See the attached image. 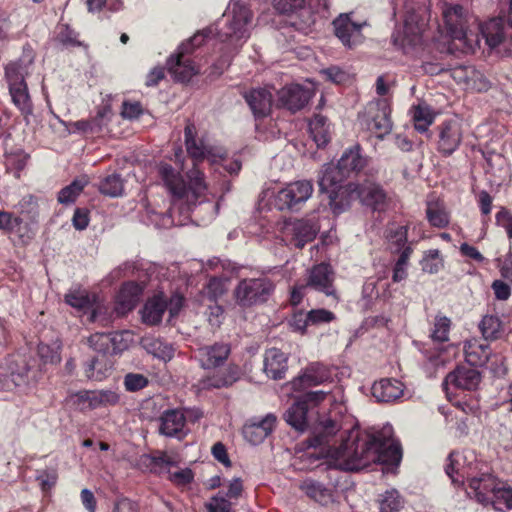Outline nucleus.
<instances>
[{"instance_id":"nucleus-1","label":"nucleus","mask_w":512,"mask_h":512,"mask_svg":"<svg viewBox=\"0 0 512 512\" xmlns=\"http://www.w3.org/2000/svg\"><path fill=\"white\" fill-rule=\"evenodd\" d=\"M308 447L320 449L323 457L343 471H358L371 463L398 467L402 459L400 443L393 438V427L383 426L375 433L358 429L342 431L338 420L320 417L306 440Z\"/></svg>"},{"instance_id":"nucleus-2","label":"nucleus","mask_w":512,"mask_h":512,"mask_svg":"<svg viewBox=\"0 0 512 512\" xmlns=\"http://www.w3.org/2000/svg\"><path fill=\"white\" fill-rule=\"evenodd\" d=\"M195 136V126L191 123L187 124L185 127L186 149L188 154L197 162L203 160L208 152L202 142L198 143L196 141ZM158 173L171 195V205L167 211L169 215L167 219H163L164 225H167L169 219H171V224L181 225V220L177 222L174 220L176 214L187 218L192 212L195 217L198 218L202 212H207V218L202 219L204 224L212 221L216 217L219 209L218 203L202 200L207 191V185L204 174L198 168L197 163H194L193 168L187 172L188 182L183 179L178 171L167 163H161L159 165Z\"/></svg>"},{"instance_id":"nucleus-3","label":"nucleus","mask_w":512,"mask_h":512,"mask_svg":"<svg viewBox=\"0 0 512 512\" xmlns=\"http://www.w3.org/2000/svg\"><path fill=\"white\" fill-rule=\"evenodd\" d=\"M252 11L242 0H232L222 17L213 25L197 32L188 41L179 46L178 53L167 60V68L174 80L189 82L199 73L197 67L190 59L189 54L194 48L202 45V38L215 32L221 39L236 43L247 37V22Z\"/></svg>"},{"instance_id":"nucleus-4","label":"nucleus","mask_w":512,"mask_h":512,"mask_svg":"<svg viewBox=\"0 0 512 512\" xmlns=\"http://www.w3.org/2000/svg\"><path fill=\"white\" fill-rule=\"evenodd\" d=\"M445 472L454 485L468 483L466 492L482 505H489L499 480L485 463L479 462L474 451L452 452L448 456Z\"/></svg>"},{"instance_id":"nucleus-5","label":"nucleus","mask_w":512,"mask_h":512,"mask_svg":"<svg viewBox=\"0 0 512 512\" xmlns=\"http://www.w3.org/2000/svg\"><path fill=\"white\" fill-rule=\"evenodd\" d=\"M393 15L401 14L403 25L392 34L393 45L403 53L413 52L422 42V24L416 3L412 0H391Z\"/></svg>"},{"instance_id":"nucleus-6","label":"nucleus","mask_w":512,"mask_h":512,"mask_svg":"<svg viewBox=\"0 0 512 512\" xmlns=\"http://www.w3.org/2000/svg\"><path fill=\"white\" fill-rule=\"evenodd\" d=\"M443 18L451 38L463 41L468 49L479 43V34L472 29V26L476 27L477 19L469 15L461 5H446Z\"/></svg>"},{"instance_id":"nucleus-7","label":"nucleus","mask_w":512,"mask_h":512,"mask_svg":"<svg viewBox=\"0 0 512 512\" xmlns=\"http://www.w3.org/2000/svg\"><path fill=\"white\" fill-rule=\"evenodd\" d=\"M36 360L15 355L7 360L6 367H0V390L12 391L29 385L36 380Z\"/></svg>"},{"instance_id":"nucleus-8","label":"nucleus","mask_w":512,"mask_h":512,"mask_svg":"<svg viewBox=\"0 0 512 512\" xmlns=\"http://www.w3.org/2000/svg\"><path fill=\"white\" fill-rule=\"evenodd\" d=\"M316 9L326 10L328 0H316ZM274 8L280 14H286L291 17L290 24L296 30L307 34L315 23V13L311 4L307 0H274Z\"/></svg>"},{"instance_id":"nucleus-9","label":"nucleus","mask_w":512,"mask_h":512,"mask_svg":"<svg viewBox=\"0 0 512 512\" xmlns=\"http://www.w3.org/2000/svg\"><path fill=\"white\" fill-rule=\"evenodd\" d=\"M346 178L339 167L333 163L324 164L318 175L319 189L321 192L329 193V205L335 214H340L349 207L347 194H342L346 185H341Z\"/></svg>"},{"instance_id":"nucleus-10","label":"nucleus","mask_w":512,"mask_h":512,"mask_svg":"<svg viewBox=\"0 0 512 512\" xmlns=\"http://www.w3.org/2000/svg\"><path fill=\"white\" fill-rule=\"evenodd\" d=\"M314 191L310 180H298L272 193L273 206L279 211H298L311 198Z\"/></svg>"},{"instance_id":"nucleus-11","label":"nucleus","mask_w":512,"mask_h":512,"mask_svg":"<svg viewBox=\"0 0 512 512\" xmlns=\"http://www.w3.org/2000/svg\"><path fill=\"white\" fill-rule=\"evenodd\" d=\"M329 392L322 390L310 391L299 396L293 394L294 403L284 414L285 421L296 431L304 432L308 427V410L324 401Z\"/></svg>"},{"instance_id":"nucleus-12","label":"nucleus","mask_w":512,"mask_h":512,"mask_svg":"<svg viewBox=\"0 0 512 512\" xmlns=\"http://www.w3.org/2000/svg\"><path fill=\"white\" fill-rule=\"evenodd\" d=\"M331 379L329 368L319 362L310 363L301 370L297 377L286 383L282 390L287 396L304 392L306 389L321 385Z\"/></svg>"},{"instance_id":"nucleus-13","label":"nucleus","mask_w":512,"mask_h":512,"mask_svg":"<svg viewBox=\"0 0 512 512\" xmlns=\"http://www.w3.org/2000/svg\"><path fill=\"white\" fill-rule=\"evenodd\" d=\"M367 128L382 139L392 130L391 106L387 98L370 101L365 108Z\"/></svg>"},{"instance_id":"nucleus-14","label":"nucleus","mask_w":512,"mask_h":512,"mask_svg":"<svg viewBox=\"0 0 512 512\" xmlns=\"http://www.w3.org/2000/svg\"><path fill=\"white\" fill-rule=\"evenodd\" d=\"M342 194H347L349 204L359 199L363 205L371 207L375 211H383L387 206V196L384 190L375 183H348L342 190Z\"/></svg>"},{"instance_id":"nucleus-15","label":"nucleus","mask_w":512,"mask_h":512,"mask_svg":"<svg viewBox=\"0 0 512 512\" xmlns=\"http://www.w3.org/2000/svg\"><path fill=\"white\" fill-rule=\"evenodd\" d=\"M437 150L445 156H451L460 146L463 130L460 121L451 118L443 121L438 127Z\"/></svg>"},{"instance_id":"nucleus-16","label":"nucleus","mask_w":512,"mask_h":512,"mask_svg":"<svg viewBox=\"0 0 512 512\" xmlns=\"http://www.w3.org/2000/svg\"><path fill=\"white\" fill-rule=\"evenodd\" d=\"M335 274L332 267L326 263L314 265L307 275V286L321 292L328 297L339 300L336 288L334 286Z\"/></svg>"},{"instance_id":"nucleus-17","label":"nucleus","mask_w":512,"mask_h":512,"mask_svg":"<svg viewBox=\"0 0 512 512\" xmlns=\"http://www.w3.org/2000/svg\"><path fill=\"white\" fill-rule=\"evenodd\" d=\"M313 94L311 88L300 84H291L278 91V100L281 106L296 112L307 105Z\"/></svg>"},{"instance_id":"nucleus-18","label":"nucleus","mask_w":512,"mask_h":512,"mask_svg":"<svg viewBox=\"0 0 512 512\" xmlns=\"http://www.w3.org/2000/svg\"><path fill=\"white\" fill-rule=\"evenodd\" d=\"M252 18H253V15L247 22V26H246L247 27V37H245L241 41H237L236 43H232V42L230 43V41L228 39L227 40L221 39L215 32L210 33L208 36H204L202 38V44L207 39L215 38L223 45V47L221 48V50H222L221 57L211 67V72H210L211 75L220 76L224 72V70L229 67V65L231 63L232 56L236 53L238 48L241 47L246 42V40L250 36L249 26L252 21Z\"/></svg>"},{"instance_id":"nucleus-19","label":"nucleus","mask_w":512,"mask_h":512,"mask_svg":"<svg viewBox=\"0 0 512 512\" xmlns=\"http://www.w3.org/2000/svg\"><path fill=\"white\" fill-rule=\"evenodd\" d=\"M231 348L226 343H214L198 349L197 357L204 369H213L224 364L230 355Z\"/></svg>"},{"instance_id":"nucleus-20","label":"nucleus","mask_w":512,"mask_h":512,"mask_svg":"<svg viewBox=\"0 0 512 512\" xmlns=\"http://www.w3.org/2000/svg\"><path fill=\"white\" fill-rule=\"evenodd\" d=\"M365 23H356L351 19V13L340 14L334 21L335 35L347 47H352Z\"/></svg>"},{"instance_id":"nucleus-21","label":"nucleus","mask_w":512,"mask_h":512,"mask_svg":"<svg viewBox=\"0 0 512 512\" xmlns=\"http://www.w3.org/2000/svg\"><path fill=\"white\" fill-rule=\"evenodd\" d=\"M481 381V374L475 368L457 367L450 372L445 380L444 386H454L464 390H474Z\"/></svg>"},{"instance_id":"nucleus-22","label":"nucleus","mask_w":512,"mask_h":512,"mask_svg":"<svg viewBox=\"0 0 512 512\" xmlns=\"http://www.w3.org/2000/svg\"><path fill=\"white\" fill-rule=\"evenodd\" d=\"M463 351L466 362L473 367L485 365L492 354L490 345L475 337L464 341Z\"/></svg>"},{"instance_id":"nucleus-23","label":"nucleus","mask_w":512,"mask_h":512,"mask_svg":"<svg viewBox=\"0 0 512 512\" xmlns=\"http://www.w3.org/2000/svg\"><path fill=\"white\" fill-rule=\"evenodd\" d=\"M475 32L481 35L490 48L499 46L506 38V28L502 18H492L489 21L476 24Z\"/></svg>"},{"instance_id":"nucleus-24","label":"nucleus","mask_w":512,"mask_h":512,"mask_svg":"<svg viewBox=\"0 0 512 512\" xmlns=\"http://www.w3.org/2000/svg\"><path fill=\"white\" fill-rule=\"evenodd\" d=\"M142 287L135 282H127L122 285L117 298L115 311L119 315H124L133 310L140 300Z\"/></svg>"},{"instance_id":"nucleus-25","label":"nucleus","mask_w":512,"mask_h":512,"mask_svg":"<svg viewBox=\"0 0 512 512\" xmlns=\"http://www.w3.org/2000/svg\"><path fill=\"white\" fill-rule=\"evenodd\" d=\"M371 392L378 402H393L403 395L404 385L396 379H381L372 385Z\"/></svg>"},{"instance_id":"nucleus-26","label":"nucleus","mask_w":512,"mask_h":512,"mask_svg":"<svg viewBox=\"0 0 512 512\" xmlns=\"http://www.w3.org/2000/svg\"><path fill=\"white\" fill-rule=\"evenodd\" d=\"M300 489L307 497L322 506H327L335 500L334 490L332 488L312 478L303 480L300 484Z\"/></svg>"},{"instance_id":"nucleus-27","label":"nucleus","mask_w":512,"mask_h":512,"mask_svg":"<svg viewBox=\"0 0 512 512\" xmlns=\"http://www.w3.org/2000/svg\"><path fill=\"white\" fill-rule=\"evenodd\" d=\"M33 64V57L24 55L16 61H12L5 66V78L8 86H17L26 84L25 78L30 73Z\"/></svg>"},{"instance_id":"nucleus-28","label":"nucleus","mask_w":512,"mask_h":512,"mask_svg":"<svg viewBox=\"0 0 512 512\" xmlns=\"http://www.w3.org/2000/svg\"><path fill=\"white\" fill-rule=\"evenodd\" d=\"M263 371L269 378L282 379L287 371V357L277 348H271L265 353Z\"/></svg>"},{"instance_id":"nucleus-29","label":"nucleus","mask_w":512,"mask_h":512,"mask_svg":"<svg viewBox=\"0 0 512 512\" xmlns=\"http://www.w3.org/2000/svg\"><path fill=\"white\" fill-rule=\"evenodd\" d=\"M65 302L73 308L78 310H90V321L97 322L100 318L101 307L97 305L94 307L93 300L90 298L89 294L85 290H74L70 291L65 295Z\"/></svg>"},{"instance_id":"nucleus-30","label":"nucleus","mask_w":512,"mask_h":512,"mask_svg":"<svg viewBox=\"0 0 512 512\" xmlns=\"http://www.w3.org/2000/svg\"><path fill=\"white\" fill-rule=\"evenodd\" d=\"M159 431L167 437H181L185 426L184 414L177 409L165 411L161 418Z\"/></svg>"},{"instance_id":"nucleus-31","label":"nucleus","mask_w":512,"mask_h":512,"mask_svg":"<svg viewBox=\"0 0 512 512\" xmlns=\"http://www.w3.org/2000/svg\"><path fill=\"white\" fill-rule=\"evenodd\" d=\"M167 310V300L163 295L148 300L142 309V321L148 325H157Z\"/></svg>"},{"instance_id":"nucleus-32","label":"nucleus","mask_w":512,"mask_h":512,"mask_svg":"<svg viewBox=\"0 0 512 512\" xmlns=\"http://www.w3.org/2000/svg\"><path fill=\"white\" fill-rule=\"evenodd\" d=\"M359 150V146L345 150L336 164L347 178L353 172H358L365 166V159L361 156Z\"/></svg>"},{"instance_id":"nucleus-33","label":"nucleus","mask_w":512,"mask_h":512,"mask_svg":"<svg viewBox=\"0 0 512 512\" xmlns=\"http://www.w3.org/2000/svg\"><path fill=\"white\" fill-rule=\"evenodd\" d=\"M141 346L154 357L163 361L170 360L174 355L171 344L154 336H145L141 339Z\"/></svg>"},{"instance_id":"nucleus-34","label":"nucleus","mask_w":512,"mask_h":512,"mask_svg":"<svg viewBox=\"0 0 512 512\" xmlns=\"http://www.w3.org/2000/svg\"><path fill=\"white\" fill-rule=\"evenodd\" d=\"M407 236L408 226L394 223L390 224L386 229V239L389 249L393 253H399L400 255L405 248L411 247V245L408 244Z\"/></svg>"},{"instance_id":"nucleus-35","label":"nucleus","mask_w":512,"mask_h":512,"mask_svg":"<svg viewBox=\"0 0 512 512\" xmlns=\"http://www.w3.org/2000/svg\"><path fill=\"white\" fill-rule=\"evenodd\" d=\"M292 232L294 245L301 249L306 243L314 240L317 230L306 220H297L287 227Z\"/></svg>"},{"instance_id":"nucleus-36","label":"nucleus","mask_w":512,"mask_h":512,"mask_svg":"<svg viewBox=\"0 0 512 512\" xmlns=\"http://www.w3.org/2000/svg\"><path fill=\"white\" fill-rule=\"evenodd\" d=\"M113 364L107 356H96L86 364L85 375L87 378L101 381L112 371Z\"/></svg>"},{"instance_id":"nucleus-37","label":"nucleus","mask_w":512,"mask_h":512,"mask_svg":"<svg viewBox=\"0 0 512 512\" xmlns=\"http://www.w3.org/2000/svg\"><path fill=\"white\" fill-rule=\"evenodd\" d=\"M309 132L317 147H324L330 141V129L327 118L316 115L309 122Z\"/></svg>"},{"instance_id":"nucleus-38","label":"nucleus","mask_w":512,"mask_h":512,"mask_svg":"<svg viewBox=\"0 0 512 512\" xmlns=\"http://www.w3.org/2000/svg\"><path fill=\"white\" fill-rule=\"evenodd\" d=\"M489 505H492L498 511L512 509V487L499 480V485L496 486L494 493H492Z\"/></svg>"},{"instance_id":"nucleus-39","label":"nucleus","mask_w":512,"mask_h":512,"mask_svg":"<svg viewBox=\"0 0 512 512\" xmlns=\"http://www.w3.org/2000/svg\"><path fill=\"white\" fill-rule=\"evenodd\" d=\"M237 302L243 307L252 306L256 302V282L254 279L243 280L235 291Z\"/></svg>"},{"instance_id":"nucleus-40","label":"nucleus","mask_w":512,"mask_h":512,"mask_svg":"<svg viewBox=\"0 0 512 512\" xmlns=\"http://www.w3.org/2000/svg\"><path fill=\"white\" fill-rule=\"evenodd\" d=\"M420 265L423 272L437 274L444 267V259L438 249H430L424 252Z\"/></svg>"},{"instance_id":"nucleus-41","label":"nucleus","mask_w":512,"mask_h":512,"mask_svg":"<svg viewBox=\"0 0 512 512\" xmlns=\"http://www.w3.org/2000/svg\"><path fill=\"white\" fill-rule=\"evenodd\" d=\"M414 127L418 132H426L434 121V113L428 105L419 104L413 108Z\"/></svg>"},{"instance_id":"nucleus-42","label":"nucleus","mask_w":512,"mask_h":512,"mask_svg":"<svg viewBox=\"0 0 512 512\" xmlns=\"http://www.w3.org/2000/svg\"><path fill=\"white\" fill-rule=\"evenodd\" d=\"M14 105L24 114L31 113L32 105L27 84L9 87Z\"/></svg>"},{"instance_id":"nucleus-43","label":"nucleus","mask_w":512,"mask_h":512,"mask_svg":"<svg viewBox=\"0 0 512 512\" xmlns=\"http://www.w3.org/2000/svg\"><path fill=\"white\" fill-rule=\"evenodd\" d=\"M426 218L430 225L436 228H444L449 224L448 212L438 203H427Z\"/></svg>"},{"instance_id":"nucleus-44","label":"nucleus","mask_w":512,"mask_h":512,"mask_svg":"<svg viewBox=\"0 0 512 512\" xmlns=\"http://www.w3.org/2000/svg\"><path fill=\"white\" fill-rule=\"evenodd\" d=\"M99 191L110 197L121 196L124 189L123 179L119 174L113 173L104 177L99 183Z\"/></svg>"},{"instance_id":"nucleus-45","label":"nucleus","mask_w":512,"mask_h":512,"mask_svg":"<svg viewBox=\"0 0 512 512\" xmlns=\"http://www.w3.org/2000/svg\"><path fill=\"white\" fill-rule=\"evenodd\" d=\"M120 396L113 390H95L91 391L90 405L91 410L112 406L119 402Z\"/></svg>"},{"instance_id":"nucleus-46","label":"nucleus","mask_w":512,"mask_h":512,"mask_svg":"<svg viewBox=\"0 0 512 512\" xmlns=\"http://www.w3.org/2000/svg\"><path fill=\"white\" fill-rule=\"evenodd\" d=\"M403 504V498L396 489L387 490L379 497L380 512H398Z\"/></svg>"},{"instance_id":"nucleus-47","label":"nucleus","mask_w":512,"mask_h":512,"mask_svg":"<svg viewBox=\"0 0 512 512\" xmlns=\"http://www.w3.org/2000/svg\"><path fill=\"white\" fill-rule=\"evenodd\" d=\"M18 217H22L25 220L36 222L38 217V203L37 199L33 195H25L19 201L16 206Z\"/></svg>"},{"instance_id":"nucleus-48","label":"nucleus","mask_w":512,"mask_h":512,"mask_svg":"<svg viewBox=\"0 0 512 512\" xmlns=\"http://www.w3.org/2000/svg\"><path fill=\"white\" fill-rule=\"evenodd\" d=\"M479 329L485 341L495 340L501 331V321L497 316L485 315L479 323Z\"/></svg>"},{"instance_id":"nucleus-49","label":"nucleus","mask_w":512,"mask_h":512,"mask_svg":"<svg viewBox=\"0 0 512 512\" xmlns=\"http://www.w3.org/2000/svg\"><path fill=\"white\" fill-rule=\"evenodd\" d=\"M451 320L441 314L436 315L431 331V338L434 342L443 343L449 340Z\"/></svg>"},{"instance_id":"nucleus-50","label":"nucleus","mask_w":512,"mask_h":512,"mask_svg":"<svg viewBox=\"0 0 512 512\" xmlns=\"http://www.w3.org/2000/svg\"><path fill=\"white\" fill-rule=\"evenodd\" d=\"M86 185V181L74 180L68 186L62 188L58 193V201L61 204L73 203L80 195Z\"/></svg>"},{"instance_id":"nucleus-51","label":"nucleus","mask_w":512,"mask_h":512,"mask_svg":"<svg viewBox=\"0 0 512 512\" xmlns=\"http://www.w3.org/2000/svg\"><path fill=\"white\" fill-rule=\"evenodd\" d=\"M89 346L99 353L98 356L111 354V340L109 333H94L88 338Z\"/></svg>"},{"instance_id":"nucleus-52","label":"nucleus","mask_w":512,"mask_h":512,"mask_svg":"<svg viewBox=\"0 0 512 512\" xmlns=\"http://www.w3.org/2000/svg\"><path fill=\"white\" fill-rule=\"evenodd\" d=\"M412 251V247H407L399 255V258L393 268V282L398 283L407 277V266Z\"/></svg>"},{"instance_id":"nucleus-53","label":"nucleus","mask_w":512,"mask_h":512,"mask_svg":"<svg viewBox=\"0 0 512 512\" xmlns=\"http://www.w3.org/2000/svg\"><path fill=\"white\" fill-rule=\"evenodd\" d=\"M274 87H265L258 89V118L260 116H267L272 108V97Z\"/></svg>"},{"instance_id":"nucleus-54","label":"nucleus","mask_w":512,"mask_h":512,"mask_svg":"<svg viewBox=\"0 0 512 512\" xmlns=\"http://www.w3.org/2000/svg\"><path fill=\"white\" fill-rule=\"evenodd\" d=\"M110 334L111 340V354L121 353L129 347L131 341V334L128 331L112 332Z\"/></svg>"},{"instance_id":"nucleus-55","label":"nucleus","mask_w":512,"mask_h":512,"mask_svg":"<svg viewBox=\"0 0 512 512\" xmlns=\"http://www.w3.org/2000/svg\"><path fill=\"white\" fill-rule=\"evenodd\" d=\"M28 156L22 152L13 153L6 157V167L14 173L16 178L20 177L21 171L27 165Z\"/></svg>"},{"instance_id":"nucleus-56","label":"nucleus","mask_w":512,"mask_h":512,"mask_svg":"<svg viewBox=\"0 0 512 512\" xmlns=\"http://www.w3.org/2000/svg\"><path fill=\"white\" fill-rule=\"evenodd\" d=\"M205 507L208 512H230L232 504L222 492H218L210 498Z\"/></svg>"},{"instance_id":"nucleus-57","label":"nucleus","mask_w":512,"mask_h":512,"mask_svg":"<svg viewBox=\"0 0 512 512\" xmlns=\"http://www.w3.org/2000/svg\"><path fill=\"white\" fill-rule=\"evenodd\" d=\"M124 387L129 392H136L145 388L149 380L148 378L140 373H128L124 376Z\"/></svg>"},{"instance_id":"nucleus-58","label":"nucleus","mask_w":512,"mask_h":512,"mask_svg":"<svg viewBox=\"0 0 512 512\" xmlns=\"http://www.w3.org/2000/svg\"><path fill=\"white\" fill-rule=\"evenodd\" d=\"M227 277H212L207 286L206 293L211 300L217 299L219 296L223 295L226 291V280Z\"/></svg>"},{"instance_id":"nucleus-59","label":"nucleus","mask_w":512,"mask_h":512,"mask_svg":"<svg viewBox=\"0 0 512 512\" xmlns=\"http://www.w3.org/2000/svg\"><path fill=\"white\" fill-rule=\"evenodd\" d=\"M310 325L309 312L302 310L294 312L289 319V326L296 332L305 333L306 328Z\"/></svg>"},{"instance_id":"nucleus-60","label":"nucleus","mask_w":512,"mask_h":512,"mask_svg":"<svg viewBox=\"0 0 512 512\" xmlns=\"http://www.w3.org/2000/svg\"><path fill=\"white\" fill-rule=\"evenodd\" d=\"M335 319V314L324 308L312 309L309 311L310 325L317 326L325 323H330Z\"/></svg>"},{"instance_id":"nucleus-61","label":"nucleus","mask_w":512,"mask_h":512,"mask_svg":"<svg viewBox=\"0 0 512 512\" xmlns=\"http://www.w3.org/2000/svg\"><path fill=\"white\" fill-rule=\"evenodd\" d=\"M274 281L266 276L258 277V303L266 302L274 292Z\"/></svg>"},{"instance_id":"nucleus-62","label":"nucleus","mask_w":512,"mask_h":512,"mask_svg":"<svg viewBox=\"0 0 512 512\" xmlns=\"http://www.w3.org/2000/svg\"><path fill=\"white\" fill-rule=\"evenodd\" d=\"M59 41L67 47L80 46L81 42L78 40V33L71 29L68 25H62L58 33Z\"/></svg>"},{"instance_id":"nucleus-63","label":"nucleus","mask_w":512,"mask_h":512,"mask_svg":"<svg viewBox=\"0 0 512 512\" xmlns=\"http://www.w3.org/2000/svg\"><path fill=\"white\" fill-rule=\"evenodd\" d=\"M24 222L22 217H14L12 213L6 211H0V230L5 232L14 231L15 227L21 225Z\"/></svg>"},{"instance_id":"nucleus-64","label":"nucleus","mask_w":512,"mask_h":512,"mask_svg":"<svg viewBox=\"0 0 512 512\" xmlns=\"http://www.w3.org/2000/svg\"><path fill=\"white\" fill-rule=\"evenodd\" d=\"M91 391H79L71 396L72 404L79 410H91L90 405Z\"/></svg>"}]
</instances>
